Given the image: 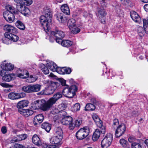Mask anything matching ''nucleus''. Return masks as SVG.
Segmentation results:
<instances>
[{
    "label": "nucleus",
    "mask_w": 148,
    "mask_h": 148,
    "mask_svg": "<svg viewBox=\"0 0 148 148\" xmlns=\"http://www.w3.org/2000/svg\"><path fill=\"white\" fill-rule=\"evenodd\" d=\"M60 82L62 86H66L62 92L63 95L68 98L73 97L75 95V92L77 91V86L75 85H73L69 87L68 85H66V80L62 78L60 79Z\"/></svg>",
    "instance_id": "obj_1"
},
{
    "label": "nucleus",
    "mask_w": 148,
    "mask_h": 148,
    "mask_svg": "<svg viewBox=\"0 0 148 148\" xmlns=\"http://www.w3.org/2000/svg\"><path fill=\"white\" fill-rule=\"evenodd\" d=\"M3 29L5 31L7 32L4 34V36L5 38L14 42L18 41V37L14 34L17 32L16 29L15 27L8 24L4 26Z\"/></svg>",
    "instance_id": "obj_2"
},
{
    "label": "nucleus",
    "mask_w": 148,
    "mask_h": 148,
    "mask_svg": "<svg viewBox=\"0 0 148 148\" xmlns=\"http://www.w3.org/2000/svg\"><path fill=\"white\" fill-rule=\"evenodd\" d=\"M41 86L40 85L38 84H32L23 87L22 90L27 93L37 92L40 90Z\"/></svg>",
    "instance_id": "obj_3"
},
{
    "label": "nucleus",
    "mask_w": 148,
    "mask_h": 148,
    "mask_svg": "<svg viewBox=\"0 0 148 148\" xmlns=\"http://www.w3.org/2000/svg\"><path fill=\"white\" fill-rule=\"evenodd\" d=\"M40 21L46 33H48L50 30L49 25L51 23V19L47 18L44 15L41 16L40 17Z\"/></svg>",
    "instance_id": "obj_4"
},
{
    "label": "nucleus",
    "mask_w": 148,
    "mask_h": 148,
    "mask_svg": "<svg viewBox=\"0 0 148 148\" xmlns=\"http://www.w3.org/2000/svg\"><path fill=\"white\" fill-rule=\"evenodd\" d=\"M113 140L112 135L110 133L107 134L101 142L102 148H107L111 145Z\"/></svg>",
    "instance_id": "obj_5"
},
{
    "label": "nucleus",
    "mask_w": 148,
    "mask_h": 148,
    "mask_svg": "<svg viewBox=\"0 0 148 148\" xmlns=\"http://www.w3.org/2000/svg\"><path fill=\"white\" fill-rule=\"evenodd\" d=\"M92 117L96 125L100 129L101 133L104 134L106 132L105 127L103 125L102 121L100 120L98 116L96 114L94 113L92 115Z\"/></svg>",
    "instance_id": "obj_6"
},
{
    "label": "nucleus",
    "mask_w": 148,
    "mask_h": 148,
    "mask_svg": "<svg viewBox=\"0 0 148 148\" xmlns=\"http://www.w3.org/2000/svg\"><path fill=\"white\" fill-rule=\"evenodd\" d=\"M89 134V131L87 128H81L76 134V136L77 139L82 140L86 137Z\"/></svg>",
    "instance_id": "obj_7"
},
{
    "label": "nucleus",
    "mask_w": 148,
    "mask_h": 148,
    "mask_svg": "<svg viewBox=\"0 0 148 148\" xmlns=\"http://www.w3.org/2000/svg\"><path fill=\"white\" fill-rule=\"evenodd\" d=\"M25 96L26 94L23 92L19 93L11 92L9 94L8 97L11 99L14 100L23 98Z\"/></svg>",
    "instance_id": "obj_8"
},
{
    "label": "nucleus",
    "mask_w": 148,
    "mask_h": 148,
    "mask_svg": "<svg viewBox=\"0 0 148 148\" xmlns=\"http://www.w3.org/2000/svg\"><path fill=\"white\" fill-rule=\"evenodd\" d=\"M126 130V127L124 124H121L117 127L115 131V135L116 138L122 136Z\"/></svg>",
    "instance_id": "obj_9"
},
{
    "label": "nucleus",
    "mask_w": 148,
    "mask_h": 148,
    "mask_svg": "<svg viewBox=\"0 0 148 148\" xmlns=\"http://www.w3.org/2000/svg\"><path fill=\"white\" fill-rule=\"evenodd\" d=\"M3 16L6 21L9 23H12L14 19V16L13 14L9 11L6 10L3 13Z\"/></svg>",
    "instance_id": "obj_10"
},
{
    "label": "nucleus",
    "mask_w": 148,
    "mask_h": 148,
    "mask_svg": "<svg viewBox=\"0 0 148 148\" xmlns=\"http://www.w3.org/2000/svg\"><path fill=\"white\" fill-rule=\"evenodd\" d=\"M48 34H51L53 35L56 37V40L57 39H62L65 36V34L62 31H59L57 30H56L55 31H52L51 30L49 32Z\"/></svg>",
    "instance_id": "obj_11"
},
{
    "label": "nucleus",
    "mask_w": 148,
    "mask_h": 148,
    "mask_svg": "<svg viewBox=\"0 0 148 148\" xmlns=\"http://www.w3.org/2000/svg\"><path fill=\"white\" fill-rule=\"evenodd\" d=\"M63 137V136L55 135V136L52 137L50 139V142L53 144L61 145L62 144L61 141Z\"/></svg>",
    "instance_id": "obj_12"
},
{
    "label": "nucleus",
    "mask_w": 148,
    "mask_h": 148,
    "mask_svg": "<svg viewBox=\"0 0 148 148\" xmlns=\"http://www.w3.org/2000/svg\"><path fill=\"white\" fill-rule=\"evenodd\" d=\"M28 72L25 70L19 69L17 71L16 76L21 78H26L29 77Z\"/></svg>",
    "instance_id": "obj_13"
},
{
    "label": "nucleus",
    "mask_w": 148,
    "mask_h": 148,
    "mask_svg": "<svg viewBox=\"0 0 148 148\" xmlns=\"http://www.w3.org/2000/svg\"><path fill=\"white\" fill-rule=\"evenodd\" d=\"M44 103H42L41 109L43 111H46L49 110L51 107L53 105L49 99L46 102L44 99Z\"/></svg>",
    "instance_id": "obj_14"
},
{
    "label": "nucleus",
    "mask_w": 148,
    "mask_h": 148,
    "mask_svg": "<svg viewBox=\"0 0 148 148\" xmlns=\"http://www.w3.org/2000/svg\"><path fill=\"white\" fill-rule=\"evenodd\" d=\"M56 42L59 44H61L64 47H68L71 46L73 44L72 41L68 40H62L61 39H57L56 40Z\"/></svg>",
    "instance_id": "obj_15"
},
{
    "label": "nucleus",
    "mask_w": 148,
    "mask_h": 148,
    "mask_svg": "<svg viewBox=\"0 0 148 148\" xmlns=\"http://www.w3.org/2000/svg\"><path fill=\"white\" fill-rule=\"evenodd\" d=\"M106 14V13L103 8H101L98 10V15L99 16L101 23H103L104 24L105 23V17Z\"/></svg>",
    "instance_id": "obj_16"
},
{
    "label": "nucleus",
    "mask_w": 148,
    "mask_h": 148,
    "mask_svg": "<svg viewBox=\"0 0 148 148\" xmlns=\"http://www.w3.org/2000/svg\"><path fill=\"white\" fill-rule=\"evenodd\" d=\"M44 118V117L42 114H40L36 116L34 118L33 121L34 124L35 125L39 124L42 122Z\"/></svg>",
    "instance_id": "obj_17"
},
{
    "label": "nucleus",
    "mask_w": 148,
    "mask_h": 148,
    "mask_svg": "<svg viewBox=\"0 0 148 148\" xmlns=\"http://www.w3.org/2000/svg\"><path fill=\"white\" fill-rule=\"evenodd\" d=\"M62 94L61 92H58L54 94L53 97L51 98L49 100L50 102L53 104H55L56 102L59 99L62 97Z\"/></svg>",
    "instance_id": "obj_18"
},
{
    "label": "nucleus",
    "mask_w": 148,
    "mask_h": 148,
    "mask_svg": "<svg viewBox=\"0 0 148 148\" xmlns=\"http://www.w3.org/2000/svg\"><path fill=\"white\" fill-rule=\"evenodd\" d=\"M44 102V99L35 101L32 103V107L34 109H41L42 103Z\"/></svg>",
    "instance_id": "obj_19"
},
{
    "label": "nucleus",
    "mask_w": 148,
    "mask_h": 148,
    "mask_svg": "<svg viewBox=\"0 0 148 148\" xmlns=\"http://www.w3.org/2000/svg\"><path fill=\"white\" fill-rule=\"evenodd\" d=\"M130 16L133 20L136 23H140L141 22V18L138 14L135 11L131 12Z\"/></svg>",
    "instance_id": "obj_20"
},
{
    "label": "nucleus",
    "mask_w": 148,
    "mask_h": 148,
    "mask_svg": "<svg viewBox=\"0 0 148 148\" xmlns=\"http://www.w3.org/2000/svg\"><path fill=\"white\" fill-rule=\"evenodd\" d=\"M27 134H23L21 135H17L16 137H15L11 139L10 142L13 143L16 142L25 140L27 137Z\"/></svg>",
    "instance_id": "obj_21"
},
{
    "label": "nucleus",
    "mask_w": 148,
    "mask_h": 148,
    "mask_svg": "<svg viewBox=\"0 0 148 148\" xmlns=\"http://www.w3.org/2000/svg\"><path fill=\"white\" fill-rule=\"evenodd\" d=\"M19 112L21 114L23 115L25 117H27L32 114L34 112L33 111L29 109H21L18 110Z\"/></svg>",
    "instance_id": "obj_22"
},
{
    "label": "nucleus",
    "mask_w": 148,
    "mask_h": 148,
    "mask_svg": "<svg viewBox=\"0 0 148 148\" xmlns=\"http://www.w3.org/2000/svg\"><path fill=\"white\" fill-rule=\"evenodd\" d=\"M57 19L60 22L64 23L66 22L67 18L62 13H58L56 15Z\"/></svg>",
    "instance_id": "obj_23"
},
{
    "label": "nucleus",
    "mask_w": 148,
    "mask_h": 148,
    "mask_svg": "<svg viewBox=\"0 0 148 148\" xmlns=\"http://www.w3.org/2000/svg\"><path fill=\"white\" fill-rule=\"evenodd\" d=\"M73 119L71 116H66L61 120V123L64 125H68L72 122Z\"/></svg>",
    "instance_id": "obj_24"
},
{
    "label": "nucleus",
    "mask_w": 148,
    "mask_h": 148,
    "mask_svg": "<svg viewBox=\"0 0 148 148\" xmlns=\"http://www.w3.org/2000/svg\"><path fill=\"white\" fill-rule=\"evenodd\" d=\"M17 9L25 16L29 15L30 14L29 10L25 6H23L22 7H20L19 8H17Z\"/></svg>",
    "instance_id": "obj_25"
},
{
    "label": "nucleus",
    "mask_w": 148,
    "mask_h": 148,
    "mask_svg": "<svg viewBox=\"0 0 148 148\" xmlns=\"http://www.w3.org/2000/svg\"><path fill=\"white\" fill-rule=\"evenodd\" d=\"M49 69L53 72H56L58 66L56 64L51 61H48L46 64Z\"/></svg>",
    "instance_id": "obj_26"
},
{
    "label": "nucleus",
    "mask_w": 148,
    "mask_h": 148,
    "mask_svg": "<svg viewBox=\"0 0 148 148\" xmlns=\"http://www.w3.org/2000/svg\"><path fill=\"white\" fill-rule=\"evenodd\" d=\"M15 74L13 73L7 74H5L2 77L3 80L6 82H9L13 79Z\"/></svg>",
    "instance_id": "obj_27"
},
{
    "label": "nucleus",
    "mask_w": 148,
    "mask_h": 148,
    "mask_svg": "<svg viewBox=\"0 0 148 148\" xmlns=\"http://www.w3.org/2000/svg\"><path fill=\"white\" fill-rule=\"evenodd\" d=\"M29 102L27 100H23L18 102L17 105L18 108L22 109L28 106Z\"/></svg>",
    "instance_id": "obj_28"
},
{
    "label": "nucleus",
    "mask_w": 148,
    "mask_h": 148,
    "mask_svg": "<svg viewBox=\"0 0 148 148\" xmlns=\"http://www.w3.org/2000/svg\"><path fill=\"white\" fill-rule=\"evenodd\" d=\"M100 135V132L98 129L95 130L92 136V139L93 141H97L99 138Z\"/></svg>",
    "instance_id": "obj_29"
},
{
    "label": "nucleus",
    "mask_w": 148,
    "mask_h": 148,
    "mask_svg": "<svg viewBox=\"0 0 148 148\" xmlns=\"http://www.w3.org/2000/svg\"><path fill=\"white\" fill-rule=\"evenodd\" d=\"M61 11L66 14L69 15L70 14L69 9L67 4H64L62 5L61 7Z\"/></svg>",
    "instance_id": "obj_30"
},
{
    "label": "nucleus",
    "mask_w": 148,
    "mask_h": 148,
    "mask_svg": "<svg viewBox=\"0 0 148 148\" xmlns=\"http://www.w3.org/2000/svg\"><path fill=\"white\" fill-rule=\"evenodd\" d=\"M55 135L63 136V131L62 127L60 126H56L54 129Z\"/></svg>",
    "instance_id": "obj_31"
},
{
    "label": "nucleus",
    "mask_w": 148,
    "mask_h": 148,
    "mask_svg": "<svg viewBox=\"0 0 148 148\" xmlns=\"http://www.w3.org/2000/svg\"><path fill=\"white\" fill-rule=\"evenodd\" d=\"M51 113H52V114H53L59 113L60 114H59L58 116H59V115L64 116L65 113V112L62 110H59L58 109V108H54L51 111Z\"/></svg>",
    "instance_id": "obj_32"
},
{
    "label": "nucleus",
    "mask_w": 148,
    "mask_h": 148,
    "mask_svg": "<svg viewBox=\"0 0 148 148\" xmlns=\"http://www.w3.org/2000/svg\"><path fill=\"white\" fill-rule=\"evenodd\" d=\"M32 140L33 143L37 145H39L41 143L40 138L37 135H34L32 138Z\"/></svg>",
    "instance_id": "obj_33"
},
{
    "label": "nucleus",
    "mask_w": 148,
    "mask_h": 148,
    "mask_svg": "<svg viewBox=\"0 0 148 148\" xmlns=\"http://www.w3.org/2000/svg\"><path fill=\"white\" fill-rule=\"evenodd\" d=\"M41 127L48 132L51 129V125L48 123L44 122L41 125Z\"/></svg>",
    "instance_id": "obj_34"
},
{
    "label": "nucleus",
    "mask_w": 148,
    "mask_h": 148,
    "mask_svg": "<svg viewBox=\"0 0 148 148\" xmlns=\"http://www.w3.org/2000/svg\"><path fill=\"white\" fill-rule=\"evenodd\" d=\"M45 16L49 19H51L52 14L50 9L46 8L45 10Z\"/></svg>",
    "instance_id": "obj_35"
},
{
    "label": "nucleus",
    "mask_w": 148,
    "mask_h": 148,
    "mask_svg": "<svg viewBox=\"0 0 148 148\" xmlns=\"http://www.w3.org/2000/svg\"><path fill=\"white\" fill-rule=\"evenodd\" d=\"M75 20L73 18H71L68 20L67 25L70 29L75 25Z\"/></svg>",
    "instance_id": "obj_36"
},
{
    "label": "nucleus",
    "mask_w": 148,
    "mask_h": 148,
    "mask_svg": "<svg viewBox=\"0 0 148 148\" xmlns=\"http://www.w3.org/2000/svg\"><path fill=\"white\" fill-rule=\"evenodd\" d=\"M95 109V106L94 105L91 103L87 104L85 108V110L86 111L90 110H93Z\"/></svg>",
    "instance_id": "obj_37"
},
{
    "label": "nucleus",
    "mask_w": 148,
    "mask_h": 148,
    "mask_svg": "<svg viewBox=\"0 0 148 148\" xmlns=\"http://www.w3.org/2000/svg\"><path fill=\"white\" fill-rule=\"evenodd\" d=\"M45 95H49L52 94L54 91V89H51V87H48L44 90Z\"/></svg>",
    "instance_id": "obj_38"
},
{
    "label": "nucleus",
    "mask_w": 148,
    "mask_h": 148,
    "mask_svg": "<svg viewBox=\"0 0 148 148\" xmlns=\"http://www.w3.org/2000/svg\"><path fill=\"white\" fill-rule=\"evenodd\" d=\"M14 66L11 63H7L5 64L4 69L7 71H10L14 69Z\"/></svg>",
    "instance_id": "obj_39"
},
{
    "label": "nucleus",
    "mask_w": 148,
    "mask_h": 148,
    "mask_svg": "<svg viewBox=\"0 0 148 148\" xmlns=\"http://www.w3.org/2000/svg\"><path fill=\"white\" fill-rule=\"evenodd\" d=\"M137 31L138 34L140 36L142 37L144 35V30L142 27L140 26L138 27Z\"/></svg>",
    "instance_id": "obj_40"
},
{
    "label": "nucleus",
    "mask_w": 148,
    "mask_h": 148,
    "mask_svg": "<svg viewBox=\"0 0 148 148\" xmlns=\"http://www.w3.org/2000/svg\"><path fill=\"white\" fill-rule=\"evenodd\" d=\"M16 25L17 27L19 29L24 30L25 28V27L23 23L20 21H17L16 23Z\"/></svg>",
    "instance_id": "obj_41"
},
{
    "label": "nucleus",
    "mask_w": 148,
    "mask_h": 148,
    "mask_svg": "<svg viewBox=\"0 0 148 148\" xmlns=\"http://www.w3.org/2000/svg\"><path fill=\"white\" fill-rule=\"evenodd\" d=\"M14 1L17 3L16 7V8H19L20 7H22L23 3L24 0H14Z\"/></svg>",
    "instance_id": "obj_42"
},
{
    "label": "nucleus",
    "mask_w": 148,
    "mask_h": 148,
    "mask_svg": "<svg viewBox=\"0 0 148 148\" xmlns=\"http://www.w3.org/2000/svg\"><path fill=\"white\" fill-rule=\"evenodd\" d=\"M70 29L71 30V32L74 34L78 33L80 31V29L75 25L71 28V29Z\"/></svg>",
    "instance_id": "obj_43"
},
{
    "label": "nucleus",
    "mask_w": 148,
    "mask_h": 148,
    "mask_svg": "<svg viewBox=\"0 0 148 148\" xmlns=\"http://www.w3.org/2000/svg\"><path fill=\"white\" fill-rule=\"evenodd\" d=\"M37 79V78L36 76L30 75L27 79V82L30 83L36 81Z\"/></svg>",
    "instance_id": "obj_44"
},
{
    "label": "nucleus",
    "mask_w": 148,
    "mask_h": 148,
    "mask_svg": "<svg viewBox=\"0 0 148 148\" xmlns=\"http://www.w3.org/2000/svg\"><path fill=\"white\" fill-rule=\"evenodd\" d=\"M80 104L79 103H76L72 107V110L76 112L79 111L80 110Z\"/></svg>",
    "instance_id": "obj_45"
},
{
    "label": "nucleus",
    "mask_w": 148,
    "mask_h": 148,
    "mask_svg": "<svg viewBox=\"0 0 148 148\" xmlns=\"http://www.w3.org/2000/svg\"><path fill=\"white\" fill-rule=\"evenodd\" d=\"M43 68L41 69L42 72L45 74H47L49 73V71L47 68L43 64H41Z\"/></svg>",
    "instance_id": "obj_46"
},
{
    "label": "nucleus",
    "mask_w": 148,
    "mask_h": 148,
    "mask_svg": "<svg viewBox=\"0 0 148 148\" xmlns=\"http://www.w3.org/2000/svg\"><path fill=\"white\" fill-rule=\"evenodd\" d=\"M43 148H55L56 147L55 145H49L46 143H43L42 145Z\"/></svg>",
    "instance_id": "obj_47"
},
{
    "label": "nucleus",
    "mask_w": 148,
    "mask_h": 148,
    "mask_svg": "<svg viewBox=\"0 0 148 148\" xmlns=\"http://www.w3.org/2000/svg\"><path fill=\"white\" fill-rule=\"evenodd\" d=\"M120 143L123 147H126L127 146L128 144L127 142L123 139H121L120 140Z\"/></svg>",
    "instance_id": "obj_48"
},
{
    "label": "nucleus",
    "mask_w": 148,
    "mask_h": 148,
    "mask_svg": "<svg viewBox=\"0 0 148 148\" xmlns=\"http://www.w3.org/2000/svg\"><path fill=\"white\" fill-rule=\"evenodd\" d=\"M120 1L122 5L127 7L129 5L130 2V0H120Z\"/></svg>",
    "instance_id": "obj_49"
},
{
    "label": "nucleus",
    "mask_w": 148,
    "mask_h": 148,
    "mask_svg": "<svg viewBox=\"0 0 148 148\" xmlns=\"http://www.w3.org/2000/svg\"><path fill=\"white\" fill-rule=\"evenodd\" d=\"M82 122V120L80 118H78L75 120V124L76 127H79Z\"/></svg>",
    "instance_id": "obj_50"
},
{
    "label": "nucleus",
    "mask_w": 148,
    "mask_h": 148,
    "mask_svg": "<svg viewBox=\"0 0 148 148\" xmlns=\"http://www.w3.org/2000/svg\"><path fill=\"white\" fill-rule=\"evenodd\" d=\"M132 148H142L141 145L138 143L136 142L132 143L131 144Z\"/></svg>",
    "instance_id": "obj_51"
},
{
    "label": "nucleus",
    "mask_w": 148,
    "mask_h": 148,
    "mask_svg": "<svg viewBox=\"0 0 148 148\" xmlns=\"http://www.w3.org/2000/svg\"><path fill=\"white\" fill-rule=\"evenodd\" d=\"M64 67L61 68L58 67L56 72L60 74H64Z\"/></svg>",
    "instance_id": "obj_52"
},
{
    "label": "nucleus",
    "mask_w": 148,
    "mask_h": 148,
    "mask_svg": "<svg viewBox=\"0 0 148 148\" xmlns=\"http://www.w3.org/2000/svg\"><path fill=\"white\" fill-rule=\"evenodd\" d=\"M23 6H25V5L27 6L29 5L32 3V0H24Z\"/></svg>",
    "instance_id": "obj_53"
},
{
    "label": "nucleus",
    "mask_w": 148,
    "mask_h": 148,
    "mask_svg": "<svg viewBox=\"0 0 148 148\" xmlns=\"http://www.w3.org/2000/svg\"><path fill=\"white\" fill-rule=\"evenodd\" d=\"M0 85L3 88H9L12 87V86L6 83H0Z\"/></svg>",
    "instance_id": "obj_54"
},
{
    "label": "nucleus",
    "mask_w": 148,
    "mask_h": 148,
    "mask_svg": "<svg viewBox=\"0 0 148 148\" xmlns=\"http://www.w3.org/2000/svg\"><path fill=\"white\" fill-rule=\"evenodd\" d=\"M51 84L49 87H51V89H54V91L56 88V82L50 81Z\"/></svg>",
    "instance_id": "obj_55"
},
{
    "label": "nucleus",
    "mask_w": 148,
    "mask_h": 148,
    "mask_svg": "<svg viewBox=\"0 0 148 148\" xmlns=\"http://www.w3.org/2000/svg\"><path fill=\"white\" fill-rule=\"evenodd\" d=\"M10 148H25L24 146L22 145L16 144L10 147Z\"/></svg>",
    "instance_id": "obj_56"
},
{
    "label": "nucleus",
    "mask_w": 148,
    "mask_h": 148,
    "mask_svg": "<svg viewBox=\"0 0 148 148\" xmlns=\"http://www.w3.org/2000/svg\"><path fill=\"white\" fill-rule=\"evenodd\" d=\"M64 74H69L71 73V70L70 68H69L64 67Z\"/></svg>",
    "instance_id": "obj_57"
},
{
    "label": "nucleus",
    "mask_w": 148,
    "mask_h": 148,
    "mask_svg": "<svg viewBox=\"0 0 148 148\" xmlns=\"http://www.w3.org/2000/svg\"><path fill=\"white\" fill-rule=\"evenodd\" d=\"M119 124V122L118 119H114L113 121V126L115 127Z\"/></svg>",
    "instance_id": "obj_58"
},
{
    "label": "nucleus",
    "mask_w": 148,
    "mask_h": 148,
    "mask_svg": "<svg viewBox=\"0 0 148 148\" xmlns=\"http://www.w3.org/2000/svg\"><path fill=\"white\" fill-rule=\"evenodd\" d=\"M47 34L49 36V40L50 42H53L54 40H55V38H54V37L53 36H54L53 35H52L51 34H48V33H47Z\"/></svg>",
    "instance_id": "obj_59"
},
{
    "label": "nucleus",
    "mask_w": 148,
    "mask_h": 148,
    "mask_svg": "<svg viewBox=\"0 0 148 148\" xmlns=\"http://www.w3.org/2000/svg\"><path fill=\"white\" fill-rule=\"evenodd\" d=\"M6 70L5 69H3L1 70L0 71V75L1 76L3 77V76L5 74H6L5 73Z\"/></svg>",
    "instance_id": "obj_60"
},
{
    "label": "nucleus",
    "mask_w": 148,
    "mask_h": 148,
    "mask_svg": "<svg viewBox=\"0 0 148 148\" xmlns=\"http://www.w3.org/2000/svg\"><path fill=\"white\" fill-rule=\"evenodd\" d=\"M1 131L3 134L6 133L7 132L6 127L5 126L1 128Z\"/></svg>",
    "instance_id": "obj_61"
},
{
    "label": "nucleus",
    "mask_w": 148,
    "mask_h": 148,
    "mask_svg": "<svg viewBox=\"0 0 148 148\" xmlns=\"http://www.w3.org/2000/svg\"><path fill=\"white\" fill-rule=\"evenodd\" d=\"M9 9L10 10V12L11 13L15 14L16 13V12L15 11V8L12 6H10L9 7Z\"/></svg>",
    "instance_id": "obj_62"
},
{
    "label": "nucleus",
    "mask_w": 148,
    "mask_h": 148,
    "mask_svg": "<svg viewBox=\"0 0 148 148\" xmlns=\"http://www.w3.org/2000/svg\"><path fill=\"white\" fill-rule=\"evenodd\" d=\"M69 128L71 130H73L75 126V124H73L72 122L70 124H69Z\"/></svg>",
    "instance_id": "obj_63"
},
{
    "label": "nucleus",
    "mask_w": 148,
    "mask_h": 148,
    "mask_svg": "<svg viewBox=\"0 0 148 148\" xmlns=\"http://www.w3.org/2000/svg\"><path fill=\"white\" fill-rule=\"evenodd\" d=\"M143 22L144 26H147V25H148V18L147 19H143Z\"/></svg>",
    "instance_id": "obj_64"
}]
</instances>
